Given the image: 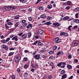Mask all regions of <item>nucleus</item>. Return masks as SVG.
Segmentation results:
<instances>
[{
	"instance_id": "61",
	"label": "nucleus",
	"mask_w": 79,
	"mask_h": 79,
	"mask_svg": "<svg viewBox=\"0 0 79 79\" xmlns=\"http://www.w3.org/2000/svg\"><path fill=\"white\" fill-rule=\"evenodd\" d=\"M10 50H15V48H9Z\"/></svg>"
},
{
	"instance_id": "2",
	"label": "nucleus",
	"mask_w": 79,
	"mask_h": 79,
	"mask_svg": "<svg viewBox=\"0 0 79 79\" xmlns=\"http://www.w3.org/2000/svg\"><path fill=\"white\" fill-rule=\"evenodd\" d=\"M60 38L58 37H57L55 39L53 40V41L54 42H56L55 43L57 44L58 43H60V42H61V40L59 39Z\"/></svg>"
},
{
	"instance_id": "55",
	"label": "nucleus",
	"mask_w": 79,
	"mask_h": 79,
	"mask_svg": "<svg viewBox=\"0 0 79 79\" xmlns=\"http://www.w3.org/2000/svg\"><path fill=\"white\" fill-rule=\"evenodd\" d=\"M64 32H62L60 34V36H62V35H64Z\"/></svg>"
},
{
	"instance_id": "40",
	"label": "nucleus",
	"mask_w": 79,
	"mask_h": 79,
	"mask_svg": "<svg viewBox=\"0 0 79 79\" xmlns=\"http://www.w3.org/2000/svg\"><path fill=\"white\" fill-rule=\"evenodd\" d=\"M71 2L70 1H68L67 2V5H71Z\"/></svg>"
},
{
	"instance_id": "16",
	"label": "nucleus",
	"mask_w": 79,
	"mask_h": 79,
	"mask_svg": "<svg viewBox=\"0 0 79 79\" xmlns=\"http://www.w3.org/2000/svg\"><path fill=\"white\" fill-rule=\"evenodd\" d=\"M69 16H66L64 17L63 19V20H64V21H66L67 20V19H69Z\"/></svg>"
},
{
	"instance_id": "43",
	"label": "nucleus",
	"mask_w": 79,
	"mask_h": 79,
	"mask_svg": "<svg viewBox=\"0 0 79 79\" xmlns=\"http://www.w3.org/2000/svg\"><path fill=\"white\" fill-rule=\"evenodd\" d=\"M14 54V52H10L9 53V56H11V55H13Z\"/></svg>"
},
{
	"instance_id": "30",
	"label": "nucleus",
	"mask_w": 79,
	"mask_h": 79,
	"mask_svg": "<svg viewBox=\"0 0 79 79\" xmlns=\"http://www.w3.org/2000/svg\"><path fill=\"white\" fill-rule=\"evenodd\" d=\"M64 73H65V71L64 70H62L60 72V74L61 75L63 74Z\"/></svg>"
},
{
	"instance_id": "12",
	"label": "nucleus",
	"mask_w": 79,
	"mask_h": 79,
	"mask_svg": "<svg viewBox=\"0 0 79 79\" xmlns=\"http://www.w3.org/2000/svg\"><path fill=\"white\" fill-rule=\"evenodd\" d=\"M27 35L26 34H23L22 35V37L23 38V39H26L27 38Z\"/></svg>"
},
{
	"instance_id": "21",
	"label": "nucleus",
	"mask_w": 79,
	"mask_h": 79,
	"mask_svg": "<svg viewBox=\"0 0 79 79\" xmlns=\"http://www.w3.org/2000/svg\"><path fill=\"white\" fill-rule=\"evenodd\" d=\"M47 8L48 9H51L52 8V6L51 4H49L48 5Z\"/></svg>"
},
{
	"instance_id": "26",
	"label": "nucleus",
	"mask_w": 79,
	"mask_h": 79,
	"mask_svg": "<svg viewBox=\"0 0 79 79\" xmlns=\"http://www.w3.org/2000/svg\"><path fill=\"white\" fill-rule=\"evenodd\" d=\"M28 59L27 57H24L23 58V61H27V59Z\"/></svg>"
},
{
	"instance_id": "41",
	"label": "nucleus",
	"mask_w": 79,
	"mask_h": 79,
	"mask_svg": "<svg viewBox=\"0 0 79 79\" xmlns=\"http://www.w3.org/2000/svg\"><path fill=\"white\" fill-rule=\"evenodd\" d=\"M49 64L50 66H53V65H54V64H53L52 62H49Z\"/></svg>"
},
{
	"instance_id": "47",
	"label": "nucleus",
	"mask_w": 79,
	"mask_h": 79,
	"mask_svg": "<svg viewBox=\"0 0 79 79\" xmlns=\"http://www.w3.org/2000/svg\"><path fill=\"white\" fill-rule=\"evenodd\" d=\"M61 64H62V62H60V63H59L57 65V66H61Z\"/></svg>"
},
{
	"instance_id": "45",
	"label": "nucleus",
	"mask_w": 79,
	"mask_h": 79,
	"mask_svg": "<svg viewBox=\"0 0 79 79\" xmlns=\"http://www.w3.org/2000/svg\"><path fill=\"white\" fill-rule=\"evenodd\" d=\"M37 42H38V41L36 40L34 43L32 44V45H36L37 43Z\"/></svg>"
},
{
	"instance_id": "7",
	"label": "nucleus",
	"mask_w": 79,
	"mask_h": 79,
	"mask_svg": "<svg viewBox=\"0 0 79 79\" xmlns=\"http://www.w3.org/2000/svg\"><path fill=\"white\" fill-rule=\"evenodd\" d=\"M40 54L36 55L34 56V58L36 60H39L40 59Z\"/></svg>"
},
{
	"instance_id": "39",
	"label": "nucleus",
	"mask_w": 79,
	"mask_h": 79,
	"mask_svg": "<svg viewBox=\"0 0 79 79\" xmlns=\"http://www.w3.org/2000/svg\"><path fill=\"white\" fill-rule=\"evenodd\" d=\"M38 45L39 46L42 45V43L39 41L38 42Z\"/></svg>"
},
{
	"instance_id": "3",
	"label": "nucleus",
	"mask_w": 79,
	"mask_h": 79,
	"mask_svg": "<svg viewBox=\"0 0 79 79\" xmlns=\"http://www.w3.org/2000/svg\"><path fill=\"white\" fill-rule=\"evenodd\" d=\"M72 45L73 46H79V42L76 41H73V42Z\"/></svg>"
},
{
	"instance_id": "25",
	"label": "nucleus",
	"mask_w": 79,
	"mask_h": 79,
	"mask_svg": "<svg viewBox=\"0 0 79 79\" xmlns=\"http://www.w3.org/2000/svg\"><path fill=\"white\" fill-rule=\"evenodd\" d=\"M41 57L43 58H46L47 56H45V55L44 54H42L41 55Z\"/></svg>"
},
{
	"instance_id": "9",
	"label": "nucleus",
	"mask_w": 79,
	"mask_h": 79,
	"mask_svg": "<svg viewBox=\"0 0 79 79\" xmlns=\"http://www.w3.org/2000/svg\"><path fill=\"white\" fill-rule=\"evenodd\" d=\"M65 64H66V63L62 62V64L60 66V68H64L65 66Z\"/></svg>"
},
{
	"instance_id": "60",
	"label": "nucleus",
	"mask_w": 79,
	"mask_h": 79,
	"mask_svg": "<svg viewBox=\"0 0 79 79\" xmlns=\"http://www.w3.org/2000/svg\"><path fill=\"white\" fill-rule=\"evenodd\" d=\"M27 2V0H23L22 3H26Z\"/></svg>"
},
{
	"instance_id": "20",
	"label": "nucleus",
	"mask_w": 79,
	"mask_h": 79,
	"mask_svg": "<svg viewBox=\"0 0 79 79\" xmlns=\"http://www.w3.org/2000/svg\"><path fill=\"white\" fill-rule=\"evenodd\" d=\"M45 52H46V50L45 49V48H44L41 50L40 52L41 53H45Z\"/></svg>"
},
{
	"instance_id": "5",
	"label": "nucleus",
	"mask_w": 79,
	"mask_h": 79,
	"mask_svg": "<svg viewBox=\"0 0 79 79\" xmlns=\"http://www.w3.org/2000/svg\"><path fill=\"white\" fill-rule=\"evenodd\" d=\"M53 27H59V26H60V24L57 22L53 23Z\"/></svg>"
},
{
	"instance_id": "24",
	"label": "nucleus",
	"mask_w": 79,
	"mask_h": 79,
	"mask_svg": "<svg viewBox=\"0 0 79 79\" xmlns=\"http://www.w3.org/2000/svg\"><path fill=\"white\" fill-rule=\"evenodd\" d=\"M79 11V7H77L75 9L74 11L75 12H77Z\"/></svg>"
},
{
	"instance_id": "63",
	"label": "nucleus",
	"mask_w": 79,
	"mask_h": 79,
	"mask_svg": "<svg viewBox=\"0 0 79 79\" xmlns=\"http://www.w3.org/2000/svg\"><path fill=\"white\" fill-rule=\"evenodd\" d=\"M12 44V42L11 41H9V42L8 43V45H11Z\"/></svg>"
},
{
	"instance_id": "42",
	"label": "nucleus",
	"mask_w": 79,
	"mask_h": 79,
	"mask_svg": "<svg viewBox=\"0 0 79 79\" xmlns=\"http://www.w3.org/2000/svg\"><path fill=\"white\" fill-rule=\"evenodd\" d=\"M37 67V65L34 64V65L33 66V68H35V69H36Z\"/></svg>"
},
{
	"instance_id": "38",
	"label": "nucleus",
	"mask_w": 79,
	"mask_h": 79,
	"mask_svg": "<svg viewBox=\"0 0 79 79\" xmlns=\"http://www.w3.org/2000/svg\"><path fill=\"white\" fill-rule=\"evenodd\" d=\"M39 10L41 11V10H44V8L40 6L39 7Z\"/></svg>"
},
{
	"instance_id": "34",
	"label": "nucleus",
	"mask_w": 79,
	"mask_h": 79,
	"mask_svg": "<svg viewBox=\"0 0 79 79\" xmlns=\"http://www.w3.org/2000/svg\"><path fill=\"white\" fill-rule=\"evenodd\" d=\"M24 68L25 69H27L28 68V65L26 64H25L24 66Z\"/></svg>"
},
{
	"instance_id": "37",
	"label": "nucleus",
	"mask_w": 79,
	"mask_h": 79,
	"mask_svg": "<svg viewBox=\"0 0 79 79\" xmlns=\"http://www.w3.org/2000/svg\"><path fill=\"white\" fill-rule=\"evenodd\" d=\"M33 19V18L31 17H28V20L31 21H32Z\"/></svg>"
},
{
	"instance_id": "53",
	"label": "nucleus",
	"mask_w": 79,
	"mask_h": 79,
	"mask_svg": "<svg viewBox=\"0 0 79 79\" xmlns=\"http://www.w3.org/2000/svg\"><path fill=\"white\" fill-rule=\"evenodd\" d=\"M17 72H18V73H19V72H20V71H21V69H20L19 68H18L17 70Z\"/></svg>"
},
{
	"instance_id": "58",
	"label": "nucleus",
	"mask_w": 79,
	"mask_h": 79,
	"mask_svg": "<svg viewBox=\"0 0 79 79\" xmlns=\"http://www.w3.org/2000/svg\"><path fill=\"white\" fill-rule=\"evenodd\" d=\"M37 53V52L36 51H35L32 54V55H35Z\"/></svg>"
},
{
	"instance_id": "13",
	"label": "nucleus",
	"mask_w": 79,
	"mask_h": 79,
	"mask_svg": "<svg viewBox=\"0 0 79 79\" xmlns=\"http://www.w3.org/2000/svg\"><path fill=\"white\" fill-rule=\"evenodd\" d=\"M4 10L6 11H10V8L9 7V6H5L4 7Z\"/></svg>"
},
{
	"instance_id": "33",
	"label": "nucleus",
	"mask_w": 79,
	"mask_h": 79,
	"mask_svg": "<svg viewBox=\"0 0 79 79\" xmlns=\"http://www.w3.org/2000/svg\"><path fill=\"white\" fill-rule=\"evenodd\" d=\"M5 27H6L7 29H9V26H8V25H7V24H5Z\"/></svg>"
},
{
	"instance_id": "23",
	"label": "nucleus",
	"mask_w": 79,
	"mask_h": 79,
	"mask_svg": "<svg viewBox=\"0 0 79 79\" xmlns=\"http://www.w3.org/2000/svg\"><path fill=\"white\" fill-rule=\"evenodd\" d=\"M19 18V15H16L14 17V19H18Z\"/></svg>"
},
{
	"instance_id": "54",
	"label": "nucleus",
	"mask_w": 79,
	"mask_h": 79,
	"mask_svg": "<svg viewBox=\"0 0 79 79\" xmlns=\"http://www.w3.org/2000/svg\"><path fill=\"white\" fill-rule=\"evenodd\" d=\"M79 15V13H77L75 14V17L76 18H78V15Z\"/></svg>"
},
{
	"instance_id": "49",
	"label": "nucleus",
	"mask_w": 79,
	"mask_h": 79,
	"mask_svg": "<svg viewBox=\"0 0 79 79\" xmlns=\"http://www.w3.org/2000/svg\"><path fill=\"white\" fill-rule=\"evenodd\" d=\"M15 27H17L18 26V23H16L15 24Z\"/></svg>"
},
{
	"instance_id": "31",
	"label": "nucleus",
	"mask_w": 79,
	"mask_h": 79,
	"mask_svg": "<svg viewBox=\"0 0 79 79\" xmlns=\"http://www.w3.org/2000/svg\"><path fill=\"white\" fill-rule=\"evenodd\" d=\"M75 22L76 23H77L78 24V23H79V20L78 19H76L75 20Z\"/></svg>"
},
{
	"instance_id": "44",
	"label": "nucleus",
	"mask_w": 79,
	"mask_h": 79,
	"mask_svg": "<svg viewBox=\"0 0 79 79\" xmlns=\"http://www.w3.org/2000/svg\"><path fill=\"white\" fill-rule=\"evenodd\" d=\"M72 27V25L69 26L68 27V29L69 31H71V27Z\"/></svg>"
},
{
	"instance_id": "35",
	"label": "nucleus",
	"mask_w": 79,
	"mask_h": 79,
	"mask_svg": "<svg viewBox=\"0 0 79 79\" xmlns=\"http://www.w3.org/2000/svg\"><path fill=\"white\" fill-rule=\"evenodd\" d=\"M7 24L8 25H13V23H12L11 22L9 21V22L7 23Z\"/></svg>"
},
{
	"instance_id": "22",
	"label": "nucleus",
	"mask_w": 79,
	"mask_h": 79,
	"mask_svg": "<svg viewBox=\"0 0 79 79\" xmlns=\"http://www.w3.org/2000/svg\"><path fill=\"white\" fill-rule=\"evenodd\" d=\"M67 67V68H68L69 69H71L72 68V66H71L70 64H68Z\"/></svg>"
},
{
	"instance_id": "4",
	"label": "nucleus",
	"mask_w": 79,
	"mask_h": 79,
	"mask_svg": "<svg viewBox=\"0 0 79 79\" xmlns=\"http://www.w3.org/2000/svg\"><path fill=\"white\" fill-rule=\"evenodd\" d=\"M1 48L2 49H5L6 50H8V47L5 44H3L2 45Z\"/></svg>"
},
{
	"instance_id": "6",
	"label": "nucleus",
	"mask_w": 79,
	"mask_h": 79,
	"mask_svg": "<svg viewBox=\"0 0 79 79\" xmlns=\"http://www.w3.org/2000/svg\"><path fill=\"white\" fill-rule=\"evenodd\" d=\"M26 21L25 20H23L22 21V26H27V23H26Z\"/></svg>"
},
{
	"instance_id": "11",
	"label": "nucleus",
	"mask_w": 79,
	"mask_h": 79,
	"mask_svg": "<svg viewBox=\"0 0 79 79\" xmlns=\"http://www.w3.org/2000/svg\"><path fill=\"white\" fill-rule=\"evenodd\" d=\"M9 10H15V7L11 6H9Z\"/></svg>"
},
{
	"instance_id": "27",
	"label": "nucleus",
	"mask_w": 79,
	"mask_h": 79,
	"mask_svg": "<svg viewBox=\"0 0 79 79\" xmlns=\"http://www.w3.org/2000/svg\"><path fill=\"white\" fill-rule=\"evenodd\" d=\"M49 54H50V55H52L53 54V53H54V51H51L49 52Z\"/></svg>"
},
{
	"instance_id": "48",
	"label": "nucleus",
	"mask_w": 79,
	"mask_h": 79,
	"mask_svg": "<svg viewBox=\"0 0 79 79\" xmlns=\"http://www.w3.org/2000/svg\"><path fill=\"white\" fill-rule=\"evenodd\" d=\"M11 79H15V76L14 75H12L11 77Z\"/></svg>"
},
{
	"instance_id": "52",
	"label": "nucleus",
	"mask_w": 79,
	"mask_h": 79,
	"mask_svg": "<svg viewBox=\"0 0 79 79\" xmlns=\"http://www.w3.org/2000/svg\"><path fill=\"white\" fill-rule=\"evenodd\" d=\"M10 40V38H8L6 39V42H7L9 41Z\"/></svg>"
},
{
	"instance_id": "36",
	"label": "nucleus",
	"mask_w": 79,
	"mask_h": 79,
	"mask_svg": "<svg viewBox=\"0 0 79 79\" xmlns=\"http://www.w3.org/2000/svg\"><path fill=\"white\" fill-rule=\"evenodd\" d=\"M47 19H49V20H50V19H52V18L50 16H48L47 17Z\"/></svg>"
},
{
	"instance_id": "62",
	"label": "nucleus",
	"mask_w": 79,
	"mask_h": 79,
	"mask_svg": "<svg viewBox=\"0 0 79 79\" xmlns=\"http://www.w3.org/2000/svg\"><path fill=\"white\" fill-rule=\"evenodd\" d=\"M31 71L32 72V73H34V71H35V70H34V69H31Z\"/></svg>"
},
{
	"instance_id": "51",
	"label": "nucleus",
	"mask_w": 79,
	"mask_h": 79,
	"mask_svg": "<svg viewBox=\"0 0 79 79\" xmlns=\"http://www.w3.org/2000/svg\"><path fill=\"white\" fill-rule=\"evenodd\" d=\"M77 27H78V26L77 25H75L73 27V29H76V28H77Z\"/></svg>"
},
{
	"instance_id": "32",
	"label": "nucleus",
	"mask_w": 79,
	"mask_h": 79,
	"mask_svg": "<svg viewBox=\"0 0 79 79\" xmlns=\"http://www.w3.org/2000/svg\"><path fill=\"white\" fill-rule=\"evenodd\" d=\"M64 35L65 37H67V36H68V34L67 33L64 32Z\"/></svg>"
},
{
	"instance_id": "64",
	"label": "nucleus",
	"mask_w": 79,
	"mask_h": 79,
	"mask_svg": "<svg viewBox=\"0 0 79 79\" xmlns=\"http://www.w3.org/2000/svg\"><path fill=\"white\" fill-rule=\"evenodd\" d=\"M66 9H67V10H69V9H70V7L69 6H67L66 7Z\"/></svg>"
},
{
	"instance_id": "59",
	"label": "nucleus",
	"mask_w": 79,
	"mask_h": 79,
	"mask_svg": "<svg viewBox=\"0 0 79 79\" xmlns=\"http://www.w3.org/2000/svg\"><path fill=\"white\" fill-rule=\"evenodd\" d=\"M15 36V35H13V34H12V35H11L10 37V38H13V37Z\"/></svg>"
},
{
	"instance_id": "15",
	"label": "nucleus",
	"mask_w": 79,
	"mask_h": 79,
	"mask_svg": "<svg viewBox=\"0 0 79 79\" xmlns=\"http://www.w3.org/2000/svg\"><path fill=\"white\" fill-rule=\"evenodd\" d=\"M40 17L41 18H45L47 17V16H46V15L43 14L40 16Z\"/></svg>"
},
{
	"instance_id": "14",
	"label": "nucleus",
	"mask_w": 79,
	"mask_h": 79,
	"mask_svg": "<svg viewBox=\"0 0 79 79\" xmlns=\"http://www.w3.org/2000/svg\"><path fill=\"white\" fill-rule=\"evenodd\" d=\"M67 77V75L66 74H64L62 77L61 79H64Z\"/></svg>"
},
{
	"instance_id": "56",
	"label": "nucleus",
	"mask_w": 79,
	"mask_h": 79,
	"mask_svg": "<svg viewBox=\"0 0 79 79\" xmlns=\"http://www.w3.org/2000/svg\"><path fill=\"white\" fill-rule=\"evenodd\" d=\"M72 56L71 55H69L68 56V58L69 59H71V58H72Z\"/></svg>"
},
{
	"instance_id": "10",
	"label": "nucleus",
	"mask_w": 79,
	"mask_h": 79,
	"mask_svg": "<svg viewBox=\"0 0 79 79\" xmlns=\"http://www.w3.org/2000/svg\"><path fill=\"white\" fill-rule=\"evenodd\" d=\"M12 40H15V41H18V38L17 36H15L12 39Z\"/></svg>"
},
{
	"instance_id": "8",
	"label": "nucleus",
	"mask_w": 79,
	"mask_h": 79,
	"mask_svg": "<svg viewBox=\"0 0 79 79\" xmlns=\"http://www.w3.org/2000/svg\"><path fill=\"white\" fill-rule=\"evenodd\" d=\"M44 32V31L41 29L38 30L37 33L38 34H42Z\"/></svg>"
},
{
	"instance_id": "18",
	"label": "nucleus",
	"mask_w": 79,
	"mask_h": 79,
	"mask_svg": "<svg viewBox=\"0 0 79 79\" xmlns=\"http://www.w3.org/2000/svg\"><path fill=\"white\" fill-rule=\"evenodd\" d=\"M63 52L62 51H59L56 54V55H63Z\"/></svg>"
},
{
	"instance_id": "17",
	"label": "nucleus",
	"mask_w": 79,
	"mask_h": 79,
	"mask_svg": "<svg viewBox=\"0 0 79 79\" xmlns=\"http://www.w3.org/2000/svg\"><path fill=\"white\" fill-rule=\"evenodd\" d=\"M32 24H28V25H27L26 26V27L27 28V29H29V28L30 27H32Z\"/></svg>"
},
{
	"instance_id": "50",
	"label": "nucleus",
	"mask_w": 79,
	"mask_h": 79,
	"mask_svg": "<svg viewBox=\"0 0 79 79\" xmlns=\"http://www.w3.org/2000/svg\"><path fill=\"white\" fill-rule=\"evenodd\" d=\"M23 34V33L22 32L18 34V35H19V36H22V35Z\"/></svg>"
},
{
	"instance_id": "19",
	"label": "nucleus",
	"mask_w": 79,
	"mask_h": 79,
	"mask_svg": "<svg viewBox=\"0 0 79 79\" xmlns=\"http://www.w3.org/2000/svg\"><path fill=\"white\" fill-rule=\"evenodd\" d=\"M27 34L28 35V37L29 38H30L31 37V36L32 35V34H31V32H28Z\"/></svg>"
},
{
	"instance_id": "29",
	"label": "nucleus",
	"mask_w": 79,
	"mask_h": 79,
	"mask_svg": "<svg viewBox=\"0 0 79 79\" xmlns=\"http://www.w3.org/2000/svg\"><path fill=\"white\" fill-rule=\"evenodd\" d=\"M45 24H46V25H50V24H52V23H50V21L47 22L45 23Z\"/></svg>"
},
{
	"instance_id": "1",
	"label": "nucleus",
	"mask_w": 79,
	"mask_h": 79,
	"mask_svg": "<svg viewBox=\"0 0 79 79\" xmlns=\"http://www.w3.org/2000/svg\"><path fill=\"white\" fill-rule=\"evenodd\" d=\"M21 56L19 54H18L16 55V57L15 58L16 63H19V60H21Z\"/></svg>"
},
{
	"instance_id": "57",
	"label": "nucleus",
	"mask_w": 79,
	"mask_h": 79,
	"mask_svg": "<svg viewBox=\"0 0 79 79\" xmlns=\"http://www.w3.org/2000/svg\"><path fill=\"white\" fill-rule=\"evenodd\" d=\"M53 56H51L49 57V60H52L53 59Z\"/></svg>"
},
{
	"instance_id": "28",
	"label": "nucleus",
	"mask_w": 79,
	"mask_h": 79,
	"mask_svg": "<svg viewBox=\"0 0 79 79\" xmlns=\"http://www.w3.org/2000/svg\"><path fill=\"white\" fill-rule=\"evenodd\" d=\"M57 48V46H55L53 48V50H55Z\"/></svg>"
},
{
	"instance_id": "46",
	"label": "nucleus",
	"mask_w": 79,
	"mask_h": 79,
	"mask_svg": "<svg viewBox=\"0 0 79 79\" xmlns=\"http://www.w3.org/2000/svg\"><path fill=\"white\" fill-rule=\"evenodd\" d=\"M24 77H27L28 76V73H26L24 74Z\"/></svg>"
}]
</instances>
